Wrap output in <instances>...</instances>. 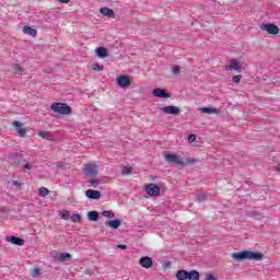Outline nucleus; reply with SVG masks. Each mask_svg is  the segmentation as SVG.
<instances>
[{
    "instance_id": "nucleus-1",
    "label": "nucleus",
    "mask_w": 280,
    "mask_h": 280,
    "mask_svg": "<svg viewBox=\"0 0 280 280\" xmlns=\"http://www.w3.org/2000/svg\"><path fill=\"white\" fill-rule=\"evenodd\" d=\"M233 259H237L238 261H244V259H249L253 261H261L264 259V254L261 252H250L243 250L232 254Z\"/></svg>"
},
{
    "instance_id": "nucleus-2",
    "label": "nucleus",
    "mask_w": 280,
    "mask_h": 280,
    "mask_svg": "<svg viewBox=\"0 0 280 280\" xmlns=\"http://www.w3.org/2000/svg\"><path fill=\"white\" fill-rule=\"evenodd\" d=\"M50 108L54 113H58V115H71V106L66 103H52Z\"/></svg>"
},
{
    "instance_id": "nucleus-3",
    "label": "nucleus",
    "mask_w": 280,
    "mask_h": 280,
    "mask_svg": "<svg viewBox=\"0 0 280 280\" xmlns=\"http://www.w3.org/2000/svg\"><path fill=\"white\" fill-rule=\"evenodd\" d=\"M164 159L165 161H167V163H173V165H180L182 167H185V162L183 161V158H180V155L166 154Z\"/></svg>"
},
{
    "instance_id": "nucleus-4",
    "label": "nucleus",
    "mask_w": 280,
    "mask_h": 280,
    "mask_svg": "<svg viewBox=\"0 0 280 280\" xmlns=\"http://www.w3.org/2000/svg\"><path fill=\"white\" fill-rule=\"evenodd\" d=\"M260 30H262V32H268L269 34H272L273 36H277V34H279V26L272 23H261Z\"/></svg>"
},
{
    "instance_id": "nucleus-5",
    "label": "nucleus",
    "mask_w": 280,
    "mask_h": 280,
    "mask_svg": "<svg viewBox=\"0 0 280 280\" xmlns=\"http://www.w3.org/2000/svg\"><path fill=\"white\" fill-rule=\"evenodd\" d=\"M161 110L165 115H173L174 117H178V115H180V108L174 105L164 106Z\"/></svg>"
},
{
    "instance_id": "nucleus-6",
    "label": "nucleus",
    "mask_w": 280,
    "mask_h": 280,
    "mask_svg": "<svg viewBox=\"0 0 280 280\" xmlns=\"http://www.w3.org/2000/svg\"><path fill=\"white\" fill-rule=\"evenodd\" d=\"M116 82H117L118 86H120L121 89H128V86H130V84H132V81H130V77H128L126 74H121V75L117 77Z\"/></svg>"
},
{
    "instance_id": "nucleus-7",
    "label": "nucleus",
    "mask_w": 280,
    "mask_h": 280,
    "mask_svg": "<svg viewBox=\"0 0 280 280\" xmlns=\"http://www.w3.org/2000/svg\"><path fill=\"white\" fill-rule=\"evenodd\" d=\"M84 174L90 178H95L97 176V165L96 164H86L84 167Z\"/></svg>"
},
{
    "instance_id": "nucleus-8",
    "label": "nucleus",
    "mask_w": 280,
    "mask_h": 280,
    "mask_svg": "<svg viewBox=\"0 0 280 280\" xmlns=\"http://www.w3.org/2000/svg\"><path fill=\"white\" fill-rule=\"evenodd\" d=\"M145 191H147L148 196H160L161 187H159L156 184H149L145 187Z\"/></svg>"
},
{
    "instance_id": "nucleus-9",
    "label": "nucleus",
    "mask_w": 280,
    "mask_h": 280,
    "mask_svg": "<svg viewBox=\"0 0 280 280\" xmlns=\"http://www.w3.org/2000/svg\"><path fill=\"white\" fill-rule=\"evenodd\" d=\"M85 196L89 200H100V198H102V192L100 190L88 189Z\"/></svg>"
},
{
    "instance_id": "nucleus-10",
    "label": "nucleus",
    "mask_w": 280,
    "mask_h": 280,
    "mask_svg": "<svg viewBox=\"0 0 280 280\" xmlns=\"http://www.w3.org/2000/svg\"><path fill=\"white\" fill-rule=\"evenodd\" d=\"M13 127L15 128L19 137H25V135H27V132L23 128V124L21 121L14 120L13 121Z\"/></svg>"
},
{
    "instance_id": "nucleus-11",
    "label": "nucleus",
    "mask_w": 280,
    "mask_h": 280,
    "mask_svg": "<svg viewBox=\"0 0 280 280\" xmlns=\"http://www.w3.org/2000/svg\"><path fill=\"white\" fill-rule=\"evenodd\" d=\"M139 264L140 266H142V268L149 269L151 266H153L154 261L152 260L151 257L143 256L140 258Z\"/></svg>"
},
{
    "instance_id": "nucleus-12",
    "label": "nucleus",
    "mask_w": 280,
    "mask_h": 280,
    "mask_svg": "<svg viewBox=\"0 0 280 280\" xmlns=\"http://www.w3.org/2000/svg\"><path fill=\"white\" fill-rule=\"evenodd\" d=\"M229 69L231 71H235L236 73H242V65H240V61L237 59H232L229 66Z\"/></svg>"
},
{
    "instance_id": "nucleus-13",
    "label": "nucleus",
    "mask_w": 280,
    "mask_h": 280,
    "mask_svg": "<svg viewBox=\"0 0 280 280\" xmlns=\"http://www.w3.org/2000/svg\"><path fill=\"white\" fill-rule=\"evenodd\" d=\"M67 259H71V254L69 253H57L55 256V261H59L60 264H65Z\"/></svg>"
},
{
    "instance_id": "nucleus-14",
    "label": "nucleus",
    "mask_w": 280,
    "mask_h": 280,
    "mask_svg": "<svg viewBox=\"0 0 280 280\" xmlns=\"http://www.w3.org/2000/svg\"><path fill=\"white\" fill-rule=\"evenodd\" d=\"M152 95H154V97H164L167 100V97H170V93L165 92V90L156 88L153 90Z\"/></svg>"
},
{
    "instance_id": "nucleus-15",
    "label": "nucleus",
    "mask_w": 280,
    "mask_h": 280,
    "mask_svg": "<svg viewBox=\"0 0 280 280\" xmlns=\"http://www.w3.org/2000/svg\"><path fill=\"white\" fill-rule=\"evenodd\" d=\"M105 226H108L109 229L117 230V229H119V226H121V220L115 219L113 221H110V220L105 221Z\"/></svg>"
},
{
    "instance_id": "nucleus-16",
    "label": "nucleus",
    "mask_w": 280,
    "mask_h": 280,
    "mask_svg": "<svg viewBox=\"0 0 280 280\" xmlns=\"http://www.w3.org/2000/svg\"><path fill=\"white\" fill-rule=\"evenodd\" d=\"M7 242H11V244H14L15 246H23L25 244L23 238L16 236H8Z\"/></svg>"
},
{
    "instance_id": "nucleus-17",
    "label": "nucleus",
    "mask_w": 280,
    "mask_h": 280,
    "mask_svg": "<svg viewBox=\"0 0 280 280\" xmlns=\"http://www.w3.org/2000/svg\"><path fill=\"white\" fill-rule=\"evenodd\" d=\"M96 56L98 57V58H102V59H104V58H108V49H106L105 47H98V48H96Z\"/></svg>"
},
{
    "instance_id": "nucleus-18",
    "label": "nucleus",
    "mask_w": 280,
    "mask_h": 280,
    "mask_svg": "<svg viewBox=\"0 0 280 280\" xmlns=\"http://www.w3.org/2000/svg\"><path fill=\"white\" fill-rule=\"evenodd\" d=\"M88 220H90V222H97L100 220V212L98 211L88 212Z\"/></svg>"
},
{
    "instance_id": "nucleus-19",
    "label": "nucleus",
    "mask_w": 280,
    "mask_h": 280,
    "mask_svg": "<svg viewBox=\"0 0 280 280\" xmlns=\"http://www.w3.org/2000/svg\"><path fill=\"white\" fill-rule=\"evenodd\" d=\"M38 136L42 137V139H47V141H51L54 139V135L49 131H38Z\"/></svg>"
},
{
    "instance_id": "nucleus-20",
    "label": "nucleus",
    "mask_w": 280,
    "mask_h": 280,
    "mask_svg": "<svg viewBox=\"0 0 280 280\" xmlns=\"http://www.w3.org/2000/svg\"><path fill=\"white\" fill-rule=\"evenodd\" d=\"M188 280H200V272H198L197 270H191L188 271Z\"/></svg>"
},
{
    "instance_id": "nucleus-21",
    "label": "nucleus",
    "mask_w": 280,
    "mask_h": 280,
    "mask_svg": "<svg viewBox=\"0 0 280 280\" xmlns=\"http://www.w3.org/2000/svg\"><path fill=\"white\" fill-rule=\"evenodd\" d=\"M23 33L28 34V36H33V37H35L37 34L36 28H32V26H24Z\"/></svg>"
},
{
    "instance_id": "nucleus-22",
    "label": "nucleus",
    "mask_w": 280,
    "mask_h": 280,
    "mask_svg": "<svg viewBox=\"0 0 280 280\" xmlns=\"http://www.w3.org/2000/svg\"><path fill=\"white\" fill-rule=\"evenodd\" d=\"M187 277H188V271L185 269H182L176 273L177 280H187Z\"/></svg>"
},
{
    "instance_id": "nucleus-23",
    "label": "nucleus",
    "mask_w": 280,
    "mask_h": 280,
    "mask_svg": "<svg viewBox=\"0 0 280 280\" xmlns=\"http://www.w3.org/2000/svg\"><path fill=\"white\" fill-rule=\"evenodd\" d=\"M101 14H103V16H114L115 12L106 7L101 8L100 10Z\"/></svg>"
},
{
    "instance_id": "nucleus-24",
    "label": "nucleus",
    "mask_w": 280,
    "mask_h": 280,
    "mask_svg": "<svg viewBox=\"0 0 280 280\" xmlns=\"http://www.w3.org/2000/svg\"><path fill=\"white\" fill-rule=\"evenodd\" d=\"M207 197H208L207 192H198L196 195V200L197 202H205V200H207Z\"/></svg>"
},
{
    "instance_id": "nucleus-25",
    "label": "nucleus",
    "mask_w": 280,
    "mask_h": 280,
    "mask_svg": "<svg viewBox=\"0 0 280 280\" xmlns=\"http://www.w3.org/2000/svg\"><path fill=\"white\" fill-rule=\"evenodd\" d=\"M70 220L71 222L79 223V222H82V217L80 215V213H73L70 217Z\"/></svg>"
},
{
    "instance_id": "nucleus-26",
    "label": "nucleus",
    "mask_w": 280,
    "mask_h": 280,
    "mask_svg": "<svg viewBox=\"0 0 280 280\" xmlns=\"http://www.w3.org/2000/svg\"><path fill=\"white\" fill-rule=\"evenodd\" d=\"M101 215H103V218H109L113 219L115 218V213L112 210H104Z\"/></svg>"
},
{
    "instance_id": "nucleus-27",
    "label": "nucleus",
    "mask_w": 280,
    "mask_h": 280,
    "mask_svg": "<svg viewBox=\"0 0 280 280\" xmlns=\"http://www.w3.org/2000/svg\"><path fill=\"white\" fill-rule=\"evenodd\" d=\"M61 220H69V218H71V213L69 212V210H62L59 213Z\"/></svg>"
},
{
    "instance_id": "nucleus-28",
    "label": "nucleus",
    "mask_w": 280,
    "mask_h": 280,
    "mask_svg": "<svg viewBox=\"0 0 280 280\" xmlns=\"http://www.w3.org/2000/svg\"><path fill=\"white\" fill-rule=\"evenodd\" d=\"M38 195L42 196V198H45L46 196H49V189L46 187H40L38 190Z\"/></svg>"
},
{
    "instance_id": "nucleus-29",
    "label": "nucleus",
    "mask_w": 280,
    "mask_h": 280,
    "mask_svg": "<svg viewBox=\"0 0 280 280\" xmlns=\"http://www.w3.org/2000/svg\"><path fill=\"white\" fill-rule=\"evenodd\" d=\"M201 113H207L208 115H213V113H217V109L211 108V107H203V108H201Z\"/></svg>"
},
{
    "instance_id": "nucleus-30",
    "label": "nucleus",
    "mask_w": 280,
    "mask_h": 280,
    "mask_svg": "<svg viewBox=\"0 0 280 280\" xmlns=\"http://www.w3.org/2000/svg\"><path fill=\"white\" fill-rule=\"evenodd\" d=\"M13 71L14 73H18L19 75H23V71H25L23 68H21V66L15 65L13 66Z\"/></svg>"
},
{
    "instance_id": "nucleus-31",
    "label": "nucleus",
    "mask_w": 280,
    "mask_h": 280,
    "mask_svg": "<svg viewBox=\"0 0 280 280\" xmlns=\"http://www.w3.org/2000/svg\"><path fill=\"white\" fill-rule=\"evenodd\" d=\"M172 73L173 75H180V67H178L177 65H174L172 67Z\"/></svg>"
},
{
    "instance_id": "nucleus-32",
    "label": "nucleus",
    "mask_w": 280,
    "mask_h": 280,
    "mask_svg": "<svg viewBox=\"0 0 280 280\" xmlns=\"http://www.w3.org/2000/svg\"><path fill=\"white\" fill-rule=\"evenodd\" d=\"M88 183H90L88 187H93L94 189H96L97 185H100V180L97 179H90Z\"/></svg>"
},
{
    "instance_id": "nucleus-33",
    "label": "nucleus",
    "mask_w": 280,
    "mask_h": 280,
    "mask_svg": "<svg viewBox=\"0 0 280 280\" xmlns=\"http://www.w3.org/2000/svg\"><path fill=\"white\" fill-rule=\"evenodd\" d=\"M121 174L122 176H128V174H132V167H122Z\"/></svg>"
},
{
    "instance_id": "nucleus-34",
    "label": "nucleus",
    "mask_w": 280,
    "mask_h": 280,
    "mask_svg": "<svg viewBox=\"0 0 280 280\" xmlns=\"http://www.w3.org/2000/svg\"><path fill=\"white\" fill-rule=\"evenodd\" d=\"M39 276H40V269L34 268V269L31 270V277L36 278V277H39Z\"/></svg>"
},
{
    "instance_id": "nucleus-35",
    "label": "nucleus",
    "mask_w": 280,
    "mask_h": 280,
    "mask_svg": "<svg viewBox=\"0 0 280 280\" xmlns=\"http://www.w3.org/2000/svg\"><path fill=\"white\" fill-rule=\"evenodd\" d=\"M196 163H197L196 159H188V160H186L184 165H196Z\"/></svg>"
},
{
    "instance_id": "nucleus-36",
    "label": "nucleus",
    "mask_w": 280,
    "mask_h": 280,
    "mask_svg": "<svg viewBox=\"0 0 280 280\" xmlns=\"http://www.w3.org/2000/svg\"><path fill=\"white\" fill-rule=\"evenodd\" d=\"M241 81H242V75H234L232 78V82H234L235 84H240Z\"/></svg>"
},
{
    "instance_id": "nucleus-37",
    "label": "nucleus",
    "mask_w": 280,
    "mask_h": 280,
    "mask_svg": "<svg viewBox=\"0 0 280 280\" xmlns=\"http://www.w3.org/2000/svg\"><path fill=\"white\" fill-rule=\"evenodd\" d=\"M94 71H104V66H100L98 63L93 66Z\"/></svg>"
},
{
    "instance_id": "nucleus-38",
    "label": "nucleus",
    "mask_w": 280,
    "mask_h": 280,
    "mask_svg": "<svg viewBox=\"0 0 280 280\" xmlns=\"http://www.w3.org/2000/svg\"><path fill=\"white\" fill-rule=\"evenodd\" d=\"M23 170H32L34 167L33 163H26L22 165Z\"/></svg>"
},
{
    "instance_id": "nucleus-39",
    "label": "nucleus",
    "mask_w": 280,
    "mask_h": 280,
    "mask_svg": "<svg viewBox=\"0 0 280 280\" xmlns=\"http://www.w3.org/2000/svg\"><path fill=\"white\" fill-rule=\"evenodd\" d=\"M188 141H189V143H194V141H196V135H190L188 137Z\"/></svg>"
},
{
    "instance_id": "nucleus-40",
    "label": "nucleus",
    "mask_w": 280,
    "mask_h": 280,
    "mask_svg": "<svg viewBox=\"0 0 280 280\" xmlns=\"http://www.w3.org/2000/svg\"><path fill=\"white\" fill-rule=\"evenodd\" d=\"M252 215H254V218H256V220H261V214H259L257 212H252Z\"/></svg>"
},
{
    "instance_id": "nucleus-41",
    "label": "nucleus",
    "mask_w": 280,
    "mask_h": 280,
    "mask_svg": "<svg viewBox=\"0 0 280 280\" xmlns=\"http://www.w3.org/2000/svg\"><path fill=\"white\" fill-rule=\"evenodd\" d=\"M205 280H215V276L207 275Z\"/></svg>"
},
{
    "instance_id": "nucleus-42",
    "label": "nucleus",
    "mask_w": 280,
    "mask_h": 280,
    "mask_svg": "<svg viewBox=\"0 0 280 280\" xmlns=\"http://www.w3.org/2000/svg\"><path fill=\"white\" fill-rule=\"evenodd\" d=\"M117 248H120V250H126L128 248V245H117Z\"/></svg>"
},
{
    "instance_id": "nucleus-43",
    "label": "nucleus",
    "mask_w": 280,
    "mask_h": 280,
    "mask_svg": "<svg viewBox=\"0 0 280 280\" xmlns=\"http://www.w3.org/2000/svg\"><path fill=\"white\" fill-rule=\"evenodd\" d=\"M60 3H69L70 0H59Z\"/></svg>"
},
{
    "instance_id": "nucleus-44",
    "label": "nucleus",
    "mask_w": 280,
    "mask_h": 280,
    "mask_svg": "<svg viewBox=\"0 0 280 280\" xmlns=\"http://www.w3.org/2000/svg\"><path fill=\"white\" fill-rule=\"evenodd\" d=\"M57 167H62V162H57Z\"/></svg>"
},
{
    "instance_id": "nucleus-45",
    "label": "nucleus",
    "mask_w": 280,
    "mask_h": 280,
    "mask_svg": "<svg viewBox=\"0 0 280 280\" xmlns=\"http://www.w3.org/2000/svg\"><path fill=\"white\" fill-rule=\"evenodd\" d=\"M13 185H19V182H16V180H13Z\"/></svg>"
}]
</instances>
